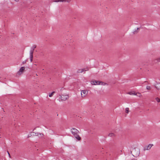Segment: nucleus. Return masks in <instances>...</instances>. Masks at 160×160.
<instances>
[{
  "instance_id": "obj_1",
  "label": "nucleus",
  "mask_w": 160,
  "mask_h": 160,
  "mask_svg": "<svg viewBox=\"0 0 160 160\" xmlns=\"http://www.w3.org/2000/svg\"><path fill=\"white\" fill-rule=\"evenodd\" d=\"M71 132L72 134L74 135L75 138L78 140H80L81 138L79 136L78 134L79 131L75 128H72L71 129Z\"/></svg>"
},
{
  "instance_id": "obj_2",
  "label": "nucleus",
  "mask_w": 160,
  "mask_h": 160,
  "mask_svg": "<svg viewBox=\"0 0 160 160\" xmlns=\"http://www.w3.org/2000/svg\"><path fill=\"white\" fill-rule=\"evenodd\" d=\"M91 84L92 85H105L106 84V83L100 81H96L95 80H93L90 82Z\"/></svg>"
},
{
  "instance_id": "obj_3",
  "label": "nucleus",
  "mask_w": 160,
  "mask_h": 160,
  "mask_svg": "<svg viewBox=\"0 0 160 160\" xmlns=\"http://www.w3.org/2000/svg\"><path fill=\"white\" fill-rule=\"evenodd\" d=\"M25 71V68L24 67H22L19 69V71L16 73L17 76H19L23 74Z\"/></svg>"
},
{
  "instance_id": "obj_4",
  "label": "nucleus",
  "mask_w": 160,
  "mask_h": 160,
  "mask_svg": "<svg viewBox=\"0 0 160 160\" xmlns=\"http://www.w3.org/2000/svg\"><path fill=\"white\" fill-rule=\"evenodd\" d=\"M60 96L59 99L61 101H65L69 98V96L67 94H62L61 95H59Z\"/></svg>"
},
{
  "instance_id": "obj_5",
  "label": "nucleus",
  "mask_w": 160,
  "mask_h": 160,
  "mask_svg": "<svg viewBox=\"0 0 160 160\" xmlns=\"http://www.w3.org/2000/svg\"><path fill=\"white\" fill-rule=\"evenodd\" d=\"M88 91L87 90H83L81 91V96L83 98L86 97L88 95Z\"/></svg>"
},
{
  "instance_id": "obj_6",
  "label": "nucleus",
  "mask_w": 160,
  "mask_h": 160,
  "mask_svg": "<svg viewBox=\"0 0 160 160\" xmlns=\"http://www.w3.org/2000/svg\"><path fill=\"white\" fill-rule=\"evenodd\" d=\"M153 146V144H149L148 146H146L144 148V150H148L151 149V147Z\"/></svg>"
},
{
  "instance_id": "obj_7",
  "label": "nucleus",
  "mask_w": 160,
  "mask_h": 160,
  "mask_svg": "<svg viewBox=\"0 0 160 160\" xmlns=\"http://www.w3.org/2000/svg\"><path fill=\"white\" fill-rule=\"evenodd\" d=\"M155 88L158 90H160V83H158L155 86Z\"/></svg>"
},
{
  "instance_id": "obj_8",
  "label": "nucleus",
  "mask_w": 160,
  "mask_h": 160,
  "mask_svg": "<svg viewBox=\"0 0 160 160\" xmlns=\"http://www.w3.org/2000/svg\"><path fill=\"white\" fill-rule=\"evenodd\" d=\"M115 134L114 133H112V132L108 134V136L110 137H115Z\"/></svg>"
},
{
  "instance_id": "obj_9",
  "label": "nucleus",
  "mask_w": 160,
  "mask_h": 160,
  "mask_svg": "<svg viewBox=\"0 0 160 160\" xmlns=\"http://www.w3.org/2000/svg\"><path fill=\"white\" fill-rule=\"evenodd\" d=\"M33 51H31L30 52V58H33Z\"/></svg>"
},
{
  "instance_id": "obj_10",
  "label": "nucleus",
  "mask_w": 160,
  "mask_h": 160,
  "mask_svg": "<svg viewBox=\"0 0 160 160\" xmlns=\"http://www.w3.org/2000/svg\"><path fill=\"white\" fill-rule=\"evenodd\" d=\"M55 93V92H54V91L52 92V93H51L49 94V96L50 97H52Z\"/></svg>"
},
{
  "instance_id": "obj_11",
  "label": "nucleus",
  "mask_w": 160,
  "mask_h": 160,
  "mask_svg": "<svg viewBox=\"0 0 160 160\" xmlns=\"http://www.w3.org/2000/svg\"><path fill=\"white\" fill-rule=\"evenodd\" d=\"M129 112V109L128 108H125V112L126 113H128Z\"/></svg>"
},
{
  "instance_id": "obj_12",
  "label": "nucleus",
  "mask_w": 160,
  "mask_h": 160,
  "mask_svg": "<svg viewBox=\"0 0 160 160\" xmlns=\"http://www.w3.org/2000/svg\"><path fill=\"white\" fill-rule=\"evenodd\" d=\"M129 94L130 95H136V93L135 92H129Z\"/></svg>"
},
{
  "instance_id": "obj_13",
  "label": "nucleus",
  "mask_w": 160,
  "mask_h": 160,
  "mask_svg": "<svg viewBox=\"0 0 160 160\" xmlns=\"http://www.w3.org/2000/svg\"><path fill=\"white\" fill-rule=\"evenodd\" d=\"M136 93V95L139 97H142V95H141V94L140 93Z\"/></svg>"
},
{
  "instance_id": "obj_14",
  "label": "nucleus",
  "mask_w": 160,
  "mask_h": 160,
  "mask_svg": "<svg viewBox=\"0 0 160 160\" xmlns=\"http://www.w3.org/2000/svg\"><path fill=\"white\" fill-rule=\"evenodd\" d=\"M155 100L157 101V102H160V98H155Z\"/></svg>"
},
{
  "instance_id": "obj_15",
  "label": "nucleus",
  "mask_w": 160,
  "mask_h": 160,
  "mask_svg": "<svg viewBox=\"0 0 160 160\" xmlns=\"http://www.w3.org/2000/svg\"><path fill=\"white\" fill-rule=\"evenodd\" d=\"M66 0H56L55 1V2H66Z\"/></svg>"
},
{
  "instance_id": "obj_16",
  "label": "nucleus",
  "mask_w": 160,
  "mask_h": 160,
  "mask_svg": "<svg viewBox=\"0 0 160 160\" xmlns=\"http://www.w3.org/2000/svg\"><path fill=\"white\" fill-rule=\"evenodd\" d=\"M146 88L148 90H150L151 89V87L149 86H147L146 87Z\"/></svg>"
},
{
  "instance_id": "obj_17",
  "label": "nucleus",
  "mask_w": 160,
  "mask_h": 160,
  "mask_svg": "<svg viewBox=\"0 0 160 160\" xmlns=\"http://www.w3.org/2000/svg\"><path fill=\"white\" fill-rule=\"evenodd\" d=\"M39 135H40V137H42L43 136V134H41V133H40L39 134Z\"/></svg>"
},
{
  "instance_id": "obj_18",
  "label": "nucleus",
  "mask_w": 160,
  "mask_h": 160,
  "mask_svg": "<svg viewBox=\"0 0 160 160\" xmlns=\"http://www.w3.org/2000/svg\"><path fill=\"white\" fill-rule=\"evenodd\" d=\"M31 135H30V134L28 135V138L30 137L31 136Z\"/></svg>"
},
{
  "instance_id": "obj_19",
  "label": "nucleus",
  "mask_w": 160,
  "mask_h": 160,
  "mask_svg": "<svg viewBox=\"0 0 160 160\" xmlns=\"http://www.w3.org/2000/svg\"><path fill=\"white\" fill-rule=\"evenodd\" d=\"M8 155H9V157H10V154H9V152H8Z\"/></svg>"
},
{
  "instance_id": "obj_20",
  "label": "nucleus",
  "mask_w": 160,
  "mask_h": 160,
  "mask_svg": "<svg viewBox=\"0 0 160 160\" xmlns=\"http://www.w3.org/2000/svg\"><path fill=\"white\" fill-rule=\"evenodd\" d=\"M30 61L31 62L32 61V59L33 58H30Z\"/></svg>"
},
{
  "instance_id": "obj_21",
  "label": "nucleus",
  "mask_w": 160,
  "mask_h": 160,
  "mask_svg": "<svg viewBox=\"0 0 160 160\" xmlns=\"http://www.w3.org/2000/svg\"><path fill=\"white\" fill-rule=\"evenodd\" d=\"M158 61L159 62H160V58H158Z\"/></svg>"
},
{
  "instance_id": "obj_22",
  "label": "nucleus",
  "mask_w": 160,
  "mask_h": 160,
  "mask_svg": "<svg viewBox=\"0 0 160 160\" xmlns=\"http://www.w3.org/2000/svg\"><path fill=\"white\" fill-rule=\"evenodd\" d=\"M25 62H25V61H23V62H22V63H23V64H24V63H25Z\"/></svg>"
},
{
  "instance_id": "obj_23",
  "label": "nucleus",
  "mask_w": 160,
  "mask_h": 160,
  "mask_svg": "<svg viewBox=\"0 0 160 160\" xmlns=\"http://www.w3.org/2000/svg\"><path fill=\"white\" fill-rule=\"evenodd\" d=\"M34 46V48H36V46Z\"/></svg>"
}]
</instances>
